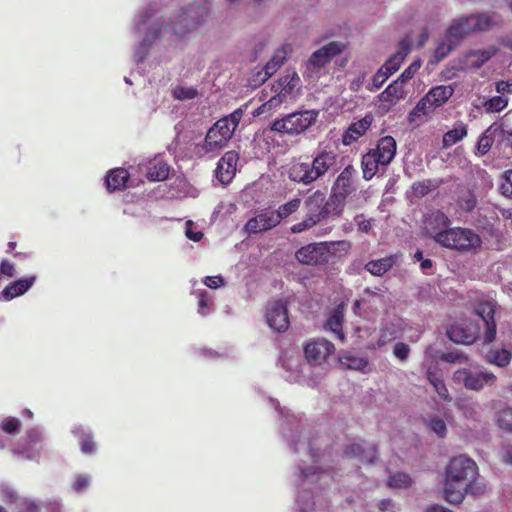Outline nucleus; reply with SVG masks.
Masks as SVG:
<instances>
[{
  "mask_svg": "<svg viewBox=\"0 0 512 512\" xmlns=\"http://www.w3.org/2000/svg\"><path fill=\"white\" fill-rule=\"evenodd\" d=\"M208 13L207 4L200 0L186 6L178 16L173 25L172 32L177 36H184L186 33L196 29L205 20Z\"/></svg>",
  "mask_w": 512,
  "mask_h": 512,
  "instance_id": "obj_8",
  "label": "nucleus"
},
{
  "mask_svg": "<svg viewBox=\"0 0 512 512\" xmlns=\"http://www.w3.org/2000/svg\"><path fill=\"white\" fill-rule=\"evenodd\" d=\"M292 53L293 46L289 43H285L277 50H275L271 60L266 64H283L285 61L291 60Z\"/></svg>",
  "mask_w": 512,
  "mask_h": 512,
  "instance_id": "obj_47",
  "label": "nucleus"
},
{
  "mask_svg": "<svg viewBox=\"0 0 512 512\" xmlns=\"http://www.w3.org/2000/svg\"><path fill=\"white\" fill-rule=\"evenodd\" d=\"M73 434L79 439L80 450L83 454H93L97 451V444L93 434L82 427H76Z\"/></svg>",
  "mask_w": 512,
  "mask_h": 512,
  "instance_id": "obj_35",
  "label": "nucleus"
},
{
  "mask_svg": "<svg viewBox=\"0 0 512 512\" xmlns=\"http://www.w3.org/2000/svg\"><path fill=\"white\" fill-rule=\"evenodd\" d=\"M376 455H377V450L374 445H371L366 448L357 442H352V443L348 444L343 451L344 458H346V459L357 458L361 462H365L368 464H371L374 462Z\"/></svg>",
  "mask_w": 512,
  "mask_h": 512,
  "instance_id": "obj_23",
  "label": "nucleus"
},
{
  "mask_svg": "<svg viewBox=\"0 0 512 512\" xmlns=\"http://www.w3.org/2000/svg\"><path fill=\"white\" fill-rule=\"evenodd\" d=\"M357 174L354 165H346L336 177L331 190L348 198L357 191Z\"/></svg>",
  "mask_w": 512,
  "mask_h": 512,
  "instance_id": "obj_12",
  "label": "nucleus"
},
{
  "mask_svg": "<svg viewBox=\"0 0 512 512\" xmlns=\"http://www.w3.org/2000/svg\"><path fill=\"white\" fill-rule=\"evenodd\" d=\"M429 427L430 429L435 432V434L438 436V437H445L446 434H447V427H446V423L444 422L443 419L441 418H432L430 421H429Z\"/></svg>",
  "mask_w": 512,
  "mask_h": 512,
  "instance_id": "obj_59",
  "label": "nucleus"
},
{
  "mask_svg": "<svg viewBox=\"0 0 512 512\" xmlns=\"http://www.w3.org/2000/svg\"><path fill=\"white\" fill-rule=\"evenodd\" d=\"M420 66H408L405 71L395 80L397 81L402 87H404V84L413 78L414 74L417 71V68Z\"/></svg>",
  "mask_w": 512,
  "mask_h": 512,
  "instance_id": "obj_63",
  "label": "nucleus"
},
{
  "mask_svg": "<svg viewBox=\"0 0 512 512\" xmlns=\"http://www.w3.org/2000/svg\"><path fill=\"white\" fill-rule=\"evenodd\" d=\"M276 72V66H254L247 75L246 86L256 89Z\"/></svg>",
  "mask_w": 512,
  "mask_h": 512,
  "instance_id": "obj_25",
  "label": "nucleus"
},
{
  "mask_svg": "<svg viewBox=\"0 0 512 512\" xmlns=\"http://www.w3.org/2000/svg\"><path fill=\"white\" fill-rule=\"evenodd\" d=\"M20 496L18 492L7 484L0 485V500L5 504L12 506L13 508L16 506L18 501L20 500Z\"/></svg>",
  "mask_w": 512,
  "mask_h": 512,
  "instance_id": "obj_46",
  "label": "nucleus"
},
{
  "mask_svg": "<svg viewBox=\"0 0 512 512\" xmlns=\"http://www.w3.org/2000/svg\"><path fill=\"white\" fill-rule=\"evenodd\" d=\"M302 82L298 74L291 68L287 69L270 88V92L263 91L268 99L259 106L255 115L270 113L280 108L282 104L292 103L300 94Z\"/></svg>",
  "mask_w": 512,
  "mask_h": 512,
  "instance_id": "obj_2",
  "label": "nucleus"
},
{
  "mask_svg": "<svg viewBox=\"0 0 512 512\" xmlns=\"http://www.w3.org/2000/svg\"><path fill=\"white\" fill-rule=\"evenodd\" d=\"M243 117V110L236 109L230 115L219 119L206 133L204 142L195 148V153L202 157L215 153L227 146Z\"/></svg>",
  "mask_w": 512,
  "mask_h": 512,
  "instance_id": "obj_4",
  "label": "nucleus"
},
{
  "mask_svg": "<svg viewBox=\"0 0 512 512\" xmlns=\"http://www.w3.org/2000/svg\"><path fill=\"white\" fill-rule=\"evenodd\" d=\"M393 353L394 355L404 361L408 358L409 356V353H410V347L408 344L406 343H403V342H397L395 345H394V348H393Z\"/></svg>",
  "mask_w": 512,
  "mask_h": 512,
  "instance_id": "obj_60",
  "label": "nucleus"
},
{
  "mask_svg": "<svg viewBox=\"0 0 512 512\" xmlns=\"http://www.w3.org/2000/svg\"><path fill=\"white\" fill-rule=\"evenodd\" d=\"M427 380L434 387V390L441 399L445 401L450 400L449 391L444 383V380L436 369L433 370L430 368L427 370Z\"/></svg>",
  "mask_w": 512,
  "mask_h": 512,
  "instance_id": "obj_41",
  "label": "nucleus"
},
{
  "mask_svg": "<svg viewBox=\"0 0 512 512\" xmlns=\"http://www.w3.org/2000/svg\"><path fill=\"white\" fill-rule=\"evenodd\" d=\"M411 477L406 473H396L388 479V486L392 488H407L411 485Z\"/></svg>",
  "mask_w": 512,
  "mask_h": 512,
  "instance_id": "obj_51",
  "label": "nucleus"
},
{
  "mask_svg": "<svg viewBox=\"0 0 512 512\" xmlns=\"http://www.w3.org/2000/svg\"><path fill=\"white\" fill-rule=\"evenodd\" d=\"M447 335L455 343L471 345L478 339L479 326L471 321H463L451 325Z\"/></svg>",
  "mask_w": 512,
  "mask_h": 512,
  "instance_id": "obj_13",
  "label": "nucleus"
},
{
  "mask_svg": "<svg viewBox=\"0 0 512 512\" xmlns=\"http://www.w3.org/2000/svg\"><path fill=\"white\" fill-rule=\"evenodd\" d=\"M497 52V49L494 47H488L486 49H473L470 50L466 57L467 61L470 64H484L489 61L492 56H494Z\"/></svg>",
  "mask_w": 512,
  "mask_h": 512,
  "instance_id": "obj_42",
  "label": "nucleus"
},
{
  "mask_svg": "<svg viewBox=\"0 0 512 512\" xmlns=\"http://www.w3.org/2000/svg\"><path fill=\"white\" fill-rule=\"evenodd\" d=\"M197 95L198 91L193 87L177 86L173 89V97L177 100H191Z\"/></svg>",
  "mask_w": 512,
  "mask_h": 512,
  "instance_id": "obj_53",
  "label": "nucleus"
},
{
  "mask_svg": "<svg viewBox=\"0 0 512 512\" xmlns=\"http://www.w3.org/2000/svg\"><path fill=\"white\" fill-rule=\"evenodd\" d=\"M454 43L443 42L437 46L434 51L433 58L428 61V64H435L442 61L453 49Z\"/></svg>",
  "mask_w": 512,
  "mask_h": 512,
  "instance_id": "obj_50",
  "label": "nucleus"
},
{
  "mask_svg": "<svg viewBox=\"0 0 512 512\" xmlns=\"http://www.w3.org/2000/svg\"><path fill=\"white\" fill-rule=\"evenodd\" d=\"M0 427L7 434H16L20 432L21 421L15 417H7L3 419Z\"/></svg>",
  "mask_w": 512,
  "mask_h": 512,
  "instance_id": "obj_54",
  "label": "nucleus"
},
{
  "mask_svg": "<svg viewBox=\"0 0 512 512\" xmlns=\"http://www.w3.org/2000/svg\"><path fill=\"white\" fill-rule=\"evenodd\" d=\"M491 129L492 126L486 129L478 139L476 149L477 153L481 156L486 155L494 143V138L491 134Z\"/></svg>",
  "mask_w": 512,
  "mask_h": 512,
  "instance_id": "obj_48",
  "label": "nucleus"
},
{
  "mask_svg": "<svg viewBox=\"0 0 512 512\" xmlns=\"http://www.w3.org/2000/svg\"><path fill=\"white\" fill-rule=\"evenodd\" d=\"M406 96V91L397 81H393L388 87L378 95L380 108L385 112L389 111L401 99Z\"/></svg>",
  "mask_w": 512,
  "mask_h": 512,
  "instance_id": "obj_21",
  "label": "nucleus"
},
{
  "mask_svg": "<svg viewBox=\"0 0 512 512\" xmlns=\"http://www.w3.org/2000/svg\"><path fill=\"white\" fill-rule=\"evenodd\" d=\"M498 425L508 431H512V408L501 409L497 414Z\"/></svg>",
  "mask_w": 512,
  "mask_h": 512,
  "instance_id": "obj_52",
  "label": "nucleus"
},
{
  "mask_svg": "<svg viewBox=\"0 0 512 512\" xmlns=\"http://www.w3.org/2000/svg\"><path fill=\"white\" fill-rule=\"evenodd\" d=\"M339 362L347 369L364 372L369 362L365 357H359L351 352L340 353Z\"/></svg>",
  "mask_w": 512,
  "mask_h": 512,
  "instance_id": "obj_37",
  "label": "nucleus"
},
{
  "mask_svg": "<svg viewBox=\"0 0 512 512\" xmlns=\"http://www.w3.org/2000/svg\"><path fill=\"white\" fill-rule=\"evenodd\" d=\"M318 116L319 111L314 109L296 111L273 121L270 129L277 133L298 136L314 125Z\"/></svg>",
  "mask_w": 512,
  "mask_h": 512,
  "instance_id": "obj_7",
  "label": "nucleus"
},
{
  "mask_svg": "<svg viewBox=\"0 0 512 512\" xmlns=\"http://www.w3.org/2000/svg\"><path fill=\"white\" fill-rule=\"evenodd\" d=\"M238 159L239 156L235 151H228L220 158L215 173L221 183L231 182L236 173Z\"/></svg>",
  "mask_w": 512,
  "mask_h": 512,
  "instance_id": "obj_17",
  "label": "nucleus"
},
{
  "mask_svg": "<svg viewBox=\"0 0 512 512\" xmlns=\"http://www.w3.org/2000/svg\"><path fill=\"white\" fill-rule=\"evenodd\" d=\"M435 109L436 108L432 105L429 97L425 95L409 113L408 120L410 123H416L422 120L423 117L428 116Z\"/></svg>",
  "mask_w": 512,
  "mask_h": 512,
  "instance_id": "obj_38",
  "label": "nucleus"
},
{
  "mask_svg": "<svg viewBox=\"0 0 512 512\" xmlns=\"http://www.w3.org/2000/svg\"><path fill=\"white\" fill-rule=\"evenodd\" d=\"M324 194L317 190L305 200V207L307 214L301 222L294 224L291 227L292 233H301L309 230L322 220L327 219L326 211L324 208Z\"/></svg>",
  "mask_w": 512,
  "mask_h": 512,
  "instance_id": "obj_9",
  "label": "nucleus"
},
{
  "mask_svg": "<svg viewBox=\"0 0 512 512\" xmlns=\"http://www.w3.org/2000/svg\"><path fill=\"white\" fill-rule=\"evenodd\" d=\"M279 224L278 216L273 210H262L255 217L251 218L245 225L249 233H259L270 230Z\"/></svg>",
  "mask_w": 512,
  "mask_h": 512,
  "instance_id": "obj_18",
  "label": "nucleus"
},
{
  "mask_svg": "<svg viewBox=\"0 0 512 512\" xmlns=\"http://www.w3.org/2000/svg\"><path fill=\"white\" fill-rule=\"evenodd\" d=\"M502 179L501 193L506 197L512 198V169L506 170L502 175Z\"/></svg>",
  "mask_w": 512,
  "mask_h": 512,
  "instance_id": "obj_57",
  "label": "nucleus"
},
{
  "mask_svg": "<svg viewBox=\"0 0 512 512\" xmlns=\"http://www.w3.org/2000/svg\"><path fill=\"white\" fill-rule=\"evenodd\" d=\"M500 21L497 13H479L468 16V23L472 25L474 31L487 30Z\"/></svg>",
  "mask_w": 512,
  "mask_h": 512,
  "instance_id": "obj_31",
  "label": "nucleus"
},
{
  "mask_svg": "<svg viewBox=\"0 0 512 512\" xmlns=\"http://www.w3.org/2000/svg\"><path fill=\"white\" fill-rule=\"evenodd\" d=\"M453 381L468 390L479 391L485 386H493L497 381L494 373L486 370L461 368L454 372Z\"/></svg>",
  "mask_w": 512,
  "mask_h": 512,
  "instance_id": "obj_10",
  "label": "nucleus"
},
{
  "mask_svg": "<svg viewBox=\"0 0 512 512\" xmlns=\"http://www.w3.org/2000/svg\"><path fill=\"white\" fill-rule=\"evenodd\" d=\"M482 239L474 230L465 227H451L440 235L439 245L459 253H476L482 246Z\"/></svg>",
  "mask_w": 512,
  "mask_h": 512,
  "instance_id": "obj_6",
  "label": "nucleus"
},
{
  "mask_svg": "<svg viewBox=\"0 0 512 512\" xmlns=\"http://www.w3.org/2000/svg\"><path fill=\"white\" fill-rule=\"evenodd\" d=\"M372 122L373 117L371 115H366L362 119L352 122L342 135V144L344 146H349L356 142L367 133Z\"/></svg>",
  "mask_w": 512,
  "mask_h": 512,
  "instance_id": "obj_20",
  "label": "nucleus"
},
{
  "mask_svg": "<svg viewBox=\"0 0 512 512\" xmlns=\"http://www.w3.org/2000/svg\"><path fill=\"white\" fill-rule=\"evenodd\" d=\"M155 12V9L152 8V7H149L146 9V11L144 13H142L138 20L136 21L135 25H136V29L138 31H141L142 28L147 25L149 19L152 17L153 13Z\"/></svg>",
  "mask_w": 512,
  "mask_h": 512,
  "instance_id": "obj_62",
  "label": "nucleus"
},
{
  "mask_svg": "<svg viewBox=\"0 0 512 512\" xmlns=\"http://www.w3.org/2000/svg\"><path fill=\"white\" fill-rule=\"evenodd\" d=\"M431 187L432 181L430 179L418 181L412 185L413 192L418 197L426 196L431 191Z\"/></svg>",
  "mask_w": 512,
  "mask_h": 512,
  "instance_id": "obj_58",
  "label": "nucleus"
},
{
  "mask_svg": "<svg viewBox=\"0 0 512 512\" xmlns=\"http://www.w3.org/2000/svg\"><path fill=\"white\" fill-rule=\"evenodd\" d=\"M129 172L124 168L111 170L105 178L106 188L109 192L123 190L129 180Z\"/></svg>",
  "mask_w": 512,
  "mask_h": 512,
  "instance_id": "obj_26",
  "label": "nucleus"
},
{
  "mask_svg": "<svg viewBox=\"0 0 512 512\" xmlns=\"http://www.w3.org/2000/svg\"><path fill=\"white\" fill-rule=\"evenodd\" d=\"M399 68L400 66H380L379 70L372 77V88H369V90L379 89Z\"/></svg>",
  "mask_w": 512,
  "mask_h": 512,
  "instance_id": "obj_43",
  "label": "nucleus"
},
{
  "mask_svg": "<svg viewBox=\"0 0 512 512\" xmlns=\"http://www.w3.org/2000/svg\"><path fill=\"white\" fill-rule=\"evenodd\" d=\"M468 129L462 121L455 123L453 129L443 135V146L450 147L467 136Z\"/></svg>",
  "mask_w": 512,
  "mask_h": 512,
  "instance_id": "obj_40",
  "label": "nucleus"
},
{
  "mask_svg": "<svg viewBox=\"0 0 512 512\" xmlns=\"http://www.w3.org/2000/svg\"><path fill=\"white\" fill-rule=\"evenodd\" d=\"M396 263L395 256H387L385 258L371 260L365 264V270L374 276H383L387 273Z\"/></svg>",
  "mask_w": 512,
  "mask_h": 512,
  "instance_id": "obj_34",
  "label": "nucleus"
},
{
  "mask_svg": "<svg viewBox=\"0 0 512 512\" xmlns=\"http://www.w3.org/2000/svg\"><path fill=\"white\" fill-rule=\"evenodd\" d=\"M203 283L211 289H216L224 284V279L222 276H206L203 280Z\"/></svg>",
  "mask_w": 512,
  "mask_h": 512,
  "instance_id": "obj_64",
  "label": "nucleus"
},
{
  "mask_svg": "<svg viewBox=\"0 0 512 512\" xmlns=\"http://www.w3.org/2000/svg\"><path fill=\"white\" fill-rule=\"evenodd\" d=\"M334 350L335 347L333 343L324 338H318L310 341L304 347L305 356L311 365L322 364L334 352Z\"/></svg>",
  "mask_w": 512,
  "mask_h": 512,
  "instance_id": "obj_14",
  "label": "nucleus"
},
{
  "mask_svg": "<svg viewBox=\"0 0 512 512\" xmlns=\"http://www.w3.org/2000/svg\"><path fill=\"white\" fill-rule=\"evenodd\" d=\"M475 313L482 319L485 324L484 342L492 343L496 337V323L494 320L495 305L490 301L479 302L475 306Z\"/></svg>",
  "mask_w": 512,
  "mask_h": 512,
  "instance_id": "obj_16",
  "label": "nucleus"
},
{
  "mask_svg": "<svg viewBox=\"0 0 512 512\" xmlns=\"http://www.w3.org/2000/svg\"><path fill=\"white\" fill-rule=\"evenodd\" d=\"M169 166L163 161L152 164L147 171V178L151 181H163L169 176Z\"/></svg>",
  "mask_w": 512,
  "mask_h": 512,
  "instance_id": "obj_44",
  "label": "nucleus"
},
{
  "mask_svg": "<svg viewBox=\"0 0 512 512\" xmlns=\"http://www.w3.org/2000/svg\"><path fill=\"white\" fill-rule=\"evenodd\" d=\"M458 204L463 211L471 212L477 204L476 196L473 192L468 191L465 195L459 198Z\"/></svg>",
  "mask_w": 512,
  "mask_h": 512,
  "instance_id": "obj_56",
  "label": "nucleus"
},
{
  "mask_svg": "<svg viewBox=\"0 0 512 512\" xmlns=\"http://www.w3.org/2000/svg\"><path fill=\"white\" fill-rule=\"evenodd\" d=\"M471 32H474L472 25L468 23V17L455 21L447 30L446 41L455 45Z\"/></svg>",
  "mask_w": 512,
  "mask_h": 512,
  "instance_id": "obj_27",
  "label": "nucleus"
},
{
  "mask_svg": "<svg viewBox=\"0 0 512 512\" xmlns=\"http://www.w3.org/2000/svg\"><path fill=\"white\" fill-rule=\"evenodd\" d=\"M508 105V99L503 96H494L484 103L487 112H501Z\"/></svg>",
  "mask_w": 512,
  "mask_h": 512,
  "instance_id": "obj_49",
  "label": "nucleus"
},
{
  "mask_svg": "<svg viewBox=\"0 0 512 512\" xmlns=\"http://www.w3.org/2000/svg\"><path fill=\"white\" fill-rule=\"evenodd\" d=\"M301 205L299 198H294L287 203L279 206L277 210H273L275 215L278 216V222L280 223L283 219H286L291 214L295 213Z\"/></svg>",
  "mask_w": 512,
  "mask_h": 512,
  "instance_id": "obj_45",
  "label": "nucleus"
},
{
  "mask_svg": "<svg viewBox=\"0 0 512 512\" xmlns=\"http://www.w3.org/2000/svg\"><path fill=\"white\" fill-rule=\"evenodd\" d=\"M351 243L346 240L310 243L295 252L296 260L308 266H321L329 263L331 255L337 252L348 253Z\"/></svg>",
  "mask_w": 512,
  "mask_h": 512,
  "instance_id": "obj_5",
  "label": "nucleus"
},
{
  "mask_svg": "<svg viewBox=\"0 0 512 512\" xmlns=\"http://www.w3.org/2000/svg\"><path fill=\"white\" fill-rule=\"evenodd\" d=\"M338 154L334 150L322 149L317 151L311 163H293L288 170L291 181L309 185L325 176L337 165Z\"/></svg>",
  "mask_w": 512,
  "mask_h": 512,
  "instance_id": "obj_3",
  "label": "nucleus"
},
{
  "mask_svg": "<svg viewBox=\"0 0 512 512\" xmlns=\"http://www.w3.org/2000/svg\"><path fill=\"white\" fill-rule=\"evenodd\" d=\"M346 49V43L342 41H332L314 51L307 64H327L335 56L340 55Z\"/></svg>",
  "mask_w": 512,
  "mask_h": 512,
  "instance_id": "obj_19",
  "label": "nucleus"
},
{
  "mask_svg": "<svg viewBox=\"0 0 512 512\" xmlns=\"http://www.w3.org/2000/svg\"><path fill=\"white\" fill-rule=\"evenodd\" d=\"M478 476L476 462L465 456L452 457L446 465L444 473V498L453 505L463 502L465 495H480L485 487L475 484Z\"/></svg>",
  "mask_w": 512,
  "mask_h": 512,
  "instance_id": "obj_1",
  "label": "nucleus"
},
{
  "mask_svg": "<svg viewBox=\"0 0 512 512\" xmlns=\"http://www.w3.org/2000/svg\"><path fill=\"white\" fill-rule=\"evenodd\" d=\"M344 313L342 305L337 306L328 317L325 328L329 329L340 342L344 343L345 335L343 333Z\"/></svg>",
  "mask_w": 512,
  "mask_h": 512,
  "instance_id": "obj_30",
  "label": "nucleus"
},
{
  "mask_svg": "<svg viewBox=\"0 0 512 512\" xmlns=\"http://www.w3.org/2000/svg\"><path fill=\"white\" fill-rule=\"evenodd\" d=\"M210 297L206 291H202L198 296V312L206 315L209 308Z\"/></svg>",
  "mask_w": 512,
  "mask_h": 512,
  "instance_id": "obj_61",
  "label": "nucleus"
},
{
  "mask_svg": "<svg viewBox=\"0 0 512 512\" xmlns=\"http://www.w3.org/2000/svg\"><path fill=\"white\" fill-rule=\"evenodd\" d=\"M361 167L363 178L366 181L371 180L379 171L380 167H386L385 163L378 160V158L371 152H366L361 158Z\"/></svg>",
  "mask_w": 512,
  "mask_h": 512,
  "instance_id": "obj_33",
  "label": "nucleus"
},
{
  "mask_svg": "<svg viewBox=\"0 0 512 512\" xmlns=\"http://www.w3.org/2000/svg\"><path fill=\"white\" fill-rule=\"evenodd\" d=\"M427 234L437 243H440V235H444L451 228V220L440 211H433L425 219Z\"/></svg>",
  "mask_w": 512,
  "mask_h": 512,
  "instance_id": "obj_15",
  "label": "nucleus"
},
{
  "mask_svg": "<svg viewBox=\"0 0 512 512\" xmlns=\"http://www.w3.org/2000/svg\"><path fill=\"white\" fill-rule=\"evenodd\" d=\"M396 151V140L392 136L381 137L377 141L376 147L369 150L378 160L385 163V166H388L393 161Z\"/></svg>",
  "mask_w": 512,
  "mask_h": 512,
  "instance_id": "obj_22",
  "label": "nucleus"
},
{
  "mask_svg": "<svg viewBox=\"0 0 512 512\" xmlns=\"http://www.w3.org/2000/svg\"><path fill=\"white\" fill-rule=\"evenodd\" d=\"M413 47V35L407 34L397 45L396 51L390 55L384 64H401Z\"/></svg>",
  "mask_w": 512,
  "mask_h": 512,
  "instance_id": "obj_32",
  "label": "nucleus"
},
{
  "mask_svg": "<svg viewBox=\"0 0 512 512\" xmlns=\"http://www.w3.org/2000/svg\"><path fill=\"white\" fill-rule=\"evenodd\" d=\"M485 359L488 363L504 368L512 360V352L508 349H491L487 352Z\"/></svg>",
  "mask_w": 512,
  "mask_h": 512,
  "instance_id": "obj_39",
  "label": "nucleus"
},
{
  "mask_svg": "<svg viewBox=\"0 0 512 512\" xmlns=\"http://www.w3.org/2000/svg\"><path fill=\"white\" fill-rule=\"evenodd\" d=\"M454 89L450 85H440L433 87L426 94L432 105L437 108L445 104L453 95Z\"/></svg>",
  "mask_w": 512,
  "mask_h": 512,
  "instance_id": "obj_36",
  "label": "nucleus"
},
{
  "mask_svg": "<svg viewBox=\"0 0 512 512\" xmlns=\"http://www.w3.org/2000/svg\"><path fill=\"white\" fill-rule=\"evenodd\" d=\"M35 281L36 276L18 279L7 285L2 290L1 295L5 300L10 301L13 298L21 296L24 293H26L34 285Z\"/></svg>",
  "mask_w": 512,
  "mask_h": 512,
  "instance_id": "obj_24",
  "label": "nucleus"
},
{
  "mask_svg": "<svg viewBox=\"0 0 512 512\" xmlns=\"http://www.w3.org/2000/svg\"><path fill=\"white\" fill-rule=\"evenodd\" d=\"M12 509L15 512H39V507L36 502L27 497H21L16 506Z\"/></svg>",
  "mask_w": 512,
  "mask_h": 512,
  "instance_id": "obj_55",
  "label": "nucleus"
},
{
  "mask_svg": "<svg viewBox=\"0 0 512 512\" xmlns=\"http://www.w3.org/2000/svg\"><path fill=\"white\" fill-rule=\"evenodd\" d=\"M170 31L169 26L165 27H159L158 25H155L153 27L149 28V33L146 36V38L140 43L138 48L135 50L134 53V60L137 63L143 62L146 58V54L148 51V47L151 45V40L158 37L160 33H168Z\"/></svg>",
  "mask_w": 512,
  "mask_h": 512,
  "instance_id": "obj_28",
  "label": "nucleus"
},
{
  "mask_svg": "<svg viewBox=\"0 0 512 512\" xmlns=\"http://www.w3.org/2000/svg\"><path fill=\"white\" fill-rule=\"evenodd\" d=\"M347 198L332 191L327 200H324V208L326 211L327 218H338L340 217L345 209Z\"/></svg>",
  "mask_w": 512,
  "mask_h": 512,
  "instance_id": "obj_29",
  "label": "nucleus"
},
{
  "mask_svg": "<svg viewBox=\"0 0 512 512\" xmlns=\"http://www.w3.org/2000/svg\"><path fill=\"white\" fill-rule=\"evenodd\" d=\"M266 321L268 326L276 332H285L290 325L288 316V302L283 299L272 300L266 308Z\"/></svg>",
  "mask_w": 512,
  "mask_h": 512,
  "instance_id": "obj_11",
  "label": "nucleus"
}]
</instances>
